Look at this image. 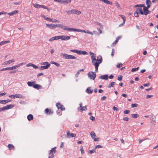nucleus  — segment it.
Instances as JSON below:
<instances>
[{
  "instance_id": "obj_1",
  "label": "nucleus",
  "mask_w": 158,
  "mask_h": 158,
  "mask_svg": "<svg viewBox=\"0 0 158 158\" xmlns=\"http://www.w3.org/2000/svg\"><path fill=\"white\" fill-rule=\"evenodd\" d=\"M102 59L101 56H98L97 57L96 61L94 62V64L95 67V71L97 72H98V67L99 64L102 62Z\"/></svg>"
},
{
  "instance_id": "obj_2",
  "label": "nucleus",
  "mask_w": 158,
  "mask_h": 158,
  "mask_svg": "<svg viewBox=\"0 0 158 158\" xmlns=\"http://www.w3.org/2000/svg\"><path fill=\"white\" fill-rule=\"evenodd\" d=\"M41 65H44V66H41L40 68V70H42L45 69H47L50 66V64L47 62H45L42 63Z\"/></svg>"
},
{
  "instance_id": "obj_3",
  "label": "nucleus",
  "mask_w": 158,
  "mask_h": 158,
  "mask_svg": "<svg viewBox=\"0 0 158 158\" xmlns=\"http://www.w3.org/2000/svg\"><path fill=\"white\" fill-rule=\"evenodd\" d=\"M61 56H62L63 58L66 59H75L76 58V57L75 56L69 55H68L65 53L61 54H60Z\"/></svg>"
},
{
  "instance_id": "obj_4",
  "label": "nucleus",
  "mask_w": 158,
  "mask_h": 158,
  "mask_svg": "<svg viewBox=\"0 0 158 158\" xmlns=\"http://www.w3.org/2000/svg\"><path fill=\"white\" fill-rule=\"evenodd\" d=\"M66 13L68 14H74L76 15H80L81 13V12L76 9H72L71 10L66 11Z\"/></svg>"
},
{
  "instance_id": "obj_5",
  "label": "nucleus",
  "mask_w": 158,
  "mask_h": 158,
  "mask_svg": "<svg viewBox=\"0 0 158 158\" xmlns=\"http://www.w3.org/2000/svg\"><path fill=\"white\" fill-rule=\"evenodd\" d=\"M14 106V105L12 104L7 105L6 106L0 108V112L9 109H11L13 108Z\"/></svg>"
},
{
  "instance_id": "obj_6",
  "label": "nucleus",
  "mask_w": 158,
  "mask_h": 158,
  "mask_svg": "<svg viewBox=\"0 0 158 158\" xmlns=\"http://www.w3.org/2000/svg\"><path fill=\"white\" fill-rule=\"evenodd\" d=\"M56 147H54V148H52L51 150L49 153V156L48 158H53L54 157V154L56 152V151L55 149L56 148Z\"/></svg>"
},
{
  "instance_id": "obj_7",
  "label": "nucleus",
  "mask_w": 158,
  "mask_h": 158,
  "mask_svg": "<svg viewBox=\"0 0 158 158\" xmlns=\"http://www.w3.org/2000/svg\"><path fill=\"white\" fill-rule=\"evenodd\" d=\"M140 14L141 15H143V12L142 8H138L136 9V11L134 13V16L136 17L139 16V14Z\"/></svg>"
},
{
  "instance_id": "obj_8",
  "label": "nucleus",
  "mask_w": 158,
  "mask_h": 158,
  "mask_svg": "<svg viewBox=\"0 0 158 158\" xmlns=\"http://www.w3.org/2000/svg\"><path fill=\"white\" fill-rule=\"evenodd\" d=\"M88 76L90 79L94 80L96 77V74L93 72H89L88 74Z\"/></svg>"
},
{
  "instance_id": "obj_9",
  "label": "nucleus",
  "mask_w": 158,
  "mask_h": 158,
  "mask_svg": "<svg viewBox=\"0 0 158 158\" xmlns=\"http://www.w3.org/2000/svg\"><path fill=\"white\" fill-rule=\"evenodd\" d=\"M75 31H77V32H84L85 33H86L87 34H90L92 35H93V33L89 31L88 30H81L80 29H75Z\"/></svg>"
},
{
  "instance_id": "obj_10",
  "label": "nucleus",
  "mask_w": 158,
  "mask_h": 158,
  "mask_svg": "<svg viewBox=\"0 0 158 158\" xmlns=\"http://www.w3.org/2000/svg\"><path fill=\"white\" fill-rule=\"evenodd\" d=\"M42 17L44 19L47 20V21H49L52 22L53 23H59L60 21H58V20L54 19V20H53L52 19H51L50 18H48V17H47L46 16H45L44 15H43L42 16Z\"/></svg>"
},
{
  "instance_id": "obj_11",
  "label": "nucleus",
  "mask_w": 158,
  "mask_h": 158,
  "mask_svg": "<svg viewBox=\"0 0 158 158\" xmlns=\"http://www.w3.org/2000/svg\"><path fill=\"white\" fill-rule=\"evenodd\" d=\"M89 54L91 56V59L92 60V63L94 64V62L96 61V55L91 52H89Z\"/></svg>"
},
{
  "instance_id": "obj_12",
  "label": "nucleus",
  "mask_w": 158,
  "mask_h": 158,
  "mask_svg": "<svg viewBox=\"0 0 158 158\" xmlns=\"http://www.w3.org/2000/svg\"><path fill=\"white\" fill-rule=\"evenodd\" d=\"M55 1L62 4H67L70 3L71 0H54Z\"/></svg>"
},
{
  "instance_id": "obj_13",
  "label": "nucleus",
  "mask_w": 158,
  "mask_h": 158,
  "mask_svg": "<svg viewBox=\"0 0 158 158\" xmlns=\"http://www.w3.org/2000/svg\"><path fill=\"white\" fill-rule=\"evenodd\" d=\"M143 7V14H144L145 15H147L148 14H149V12H151L150 11H149L148 10V8H148L147 7H146V6H144Z\"/></svg>"
},
{
  "instance_id": "obj_14",
  "label": "nucleus",
  "mask_w": 158,
  "mask_h": 158,
  "mask_svg": "<svg viewBox=\"0 0 158 158\" xmlns=\"http://www.w3.org/2000/svg\"><path fill=\"white\" fill-rule=\"evenodd\" d=\"M56 105L58 109H60L62 110H65V108L63 106L61 105L60 103H57Z\"/></svg>"
},
{
  "instance_id": "obj_15",
  "label": "nucleus",
  "mask_w": 158,
  "mask_h": 158,
  "mask_svg": "<svg viewBox=\"0 0 158 158\" xmlns=\"http://www.w3.org/2000/svg\"><path fill=\"white\" fill-rule=\"evenodd\" d=\"M62 29L67 31H75V29L74 28H68L66 26H64L63 25V26Z\"/></svg>"
},
{
  "instance_id": "obj_16",
  "label": "nucleus",
  "mask_w": 158,
  "mask_h": 158,
  "mask_svg": "<svg viewBox=\"0 0 158 158\" xmlns=\"http://www.w3.org/2000/svg\"><path fill=\"white\" fill-rule=\"evenodd\" d=\"M45 113L47 114H52L53 113V111L48 108H46L45 110Z\"/></svg>"
},
{
  "instance_id": "obj_17",
  "label": "nucleus",
  "mask_w": 158,
  "mask_h": 158,
  "mask_svg": "<svg viewBox=\"0 0 158 158\" xmlns=\"http://www.w3.org/2000/svg\"><path fill=\"white\" fill-rule=\"evenodd\" d=\"M70 38V36L65 35H60V39L64 40H69Z\"/></svg>"
},
{
  "instance_id": "obj_18",
  "label": "nucleus",
  "mask_w": 158,
  "mask_h": 158,
  "mask_svg": "<svg viewBox=\"0 0 158 158\" xmlns=\"http://www.w3.org/2000/svg\"><path fill=\"white\" fill-rule=\"evenodd\" d=\"M99 78L107 80L108 79L109 76L108 75L106 74L104 75L100 76L99 77Z\"/></svg>"
},
{
  "instance_id": "obj_19",
  "label": "nucleus",
  "mask_w": 158,
  "mask_h": 158,
  "mask_svg": "<svg viewBox=\"0 0 158 158\" xmlns=\"http://www.w3.org/2000/svg\"><path fill=\"white\" fill-rule=\"evenodd\" d=\"M46 26L51 29H52L56 27L55 24H46Z\"/></svg>"
},
{
  "instance_id": "obj_20",
  "label": "nucleus",
  "mask_w": 158,
  "mask_h": 158,
  "mask_svg": "<svg viewBox=\"0 0 158 158\" xmlns=\"http://www.w3.org/2000/svg\"><path fill=\"white\" fill-rule=\"evenodd\" d=\"M15 61V60L14 59H12L10 60H9L7 61H6L3 64L5 65H7V64H10L12 62H14Z\"/></svg>"
},
{
  "instance_id": "obj_21",
  "label": "nucleus",
  "mask_w": 158,
  "mask_h": 158,
  "mask_svg": "<svg viewBox=\"0 0 158 158\" xmlns=\"http://www.w3.org/2000/svg\"><path fill=\"white\" fill-rule=\"evenodd\" d=\"M93 91V90L91 89L90 87H88L85 90V92L88 94H91L92 93Z\"/></svg>"
},
{
  "instance_id": "obj_22",
  "label": "nucleus",
  "mask_w": 158,
  "mask_h": 158,
  "mask_svg": "<svg viewBox=\"0 0 158 158\" xmlns=\"http://www.w3.org/2000/svg\"><path fill=\"white\" fill-rule=\"evenodd\" d=\"M19 12V11L18 10H14L11 12L10 13H7V14L10 16H12L14 15V14H16L17 13H18Z\"/></svg>"
},
{
  "instance_id": "obj_23",
  "label": "nucleus",
  "mask_w": 158,
  "mask_h": 158,
  "mask_svg": "<svg viewBox=\"0 0 158 158\" xmlns=\"http://www.w3.org/2000/svg\"><path fill=\"white\" fill-rule=\"evenodd\" d=\"M100 1L103 2L104 3L109 5H112V2L108 0H100Z\"/></svg>"
},
{
  "instance_id": "obj_24",
  "label": "nucleus",
  "mask_w": 158,
  "mask_h": 158,
  "mask_svg": "<svg viewBox=\"0 0 158 158\" xmlns=\"http://www.w3.org/2000/svg\"><path fill=\"white\" fill-rule=\"evenodd\" d=\"M33 87L35 89H41L42 88V86L40 85L35 84L34 85Z\"/></svg>"
},
{
  "instance_id": "obj_25",
  "label": "nucleus",
  "mask_w": 158,
  "mask_h": 158,
  "mask_svg": "<svg viewBox=\"0 0 158 158\" xmlns=\"http://www.w3.org/2000/svg\"><path fill=\"white\" fill-rule=\"evenodd\" d=\"M146 5L147 7L148 8H150L152 4V2L150 0H146Z\"/></svg>"
},
{
  "instance_id": "obj_26",
  "label": "nucleus",
  "mask_w": 158,
  "mask_h": 158,
  "mask_svg": "<svg viewBox=\"0 0 158 158\" xmlns=\"http://www.w3.org/2000/svg\"><path fill=\"white\" fill-rule=\"evenodd\" d=\"M33 117L31 114H29L27 116V118L29 121H31L33 119Z\"/></svg>"
},
{
  "instance_id": "obj_27",
  "label": "nucleus",
  "mask_w": 158,
  "mask_h": 158,
  "mask_svg": "<svg viewBox=\"0 0 158 158\" xmlns=\"http://www.w3.org/2000/svg\"><path fill=\"white\" fill-rule=\"evenodd\" d=\"M78 111H80L81 112H82L83 110H87V108H86V106H82L81 108L78 110Z\"/></svg>"
},
{
  "instance_id": "obj_28",
  "label": "nucleus",
  "mask_w": 158,
  "mask_h": 158,
  "mask_svg": "<svg viewBox=\"0 0 158 158\" xmlns=\"http://www.w3.org/2000/svg\"><path fill=\"white\" fill-rule=\"evenodd\" d=\"M35 83V82H30V81H28L27 83V84L28 86H33V84Z\"/></svg>"
},
{
  "instance_id": "obj_29",
  "label": "nucleus",
  "mask_w": 158,
  "mask_h": 158,
  "mask_svg": "<svg viewBox=\"0 0 158 158\" xmlns=\"http://www.w3.org/2000/svg\"><path fill=\"white\" fill-rule=\"evenodd\" d=\"M115 84H116V83L115 82H112L108 85L107 87L108 88H111L112 87H113V85H115Z\"/></svg>"
},
{
  "instance_id": "obj_30",
  "label": "nucleus",
  "mask_w": 158,
  "mask_h": 158,
  "mask_svg": "<svg viewBox=\"0 0 158 158\" xmlns=\"http://www.w3.org/2000/svg\"><path fill=\"white\" fill-rule=\"evenodd\" d=\"M131 115L132 118H137L139 117V114H132Z\"/></svg>"
},
{
  "instance_id": "obj_31",
  "label": "nucleus",
  "mask_w": 158,
  "mask_h": 158,
  "mask_svg": "<svg viewBox=\"0 0 158 158\" xmlns=\"http://www.w3.org/2000/svg\"><path fill=\"white\" fill-rule=\"evenodd\" d=\"M90 135L93 139H94L96 136V135L93 131H92L91 132Z\"/></svg>"
},
{
  "instance_id": "obj_32",
  "label": "nucleus",
  "mask_w": 158,
  "mask_h": 158,
  "mask_svg": "<svg viewBox=\"0 0 158 158\" xmlns=\"http://www.w3.org/2000/svg\"><path fill=\"white\" fill-rule=\"evenodd\" d=\"M84 69H81L79 70L77 72L76 74L75 75V76L76 77H78V75L80 74V72L81 71H83Z\"/></svg>"
},
{
  "instance_id": "obj_33",
  "label": "nucleus",
  "mask_w": 158,
  "mask_h": 158,
  "mask_svg": "<svg viewBox=\"0 0 158 158\" xmlns=\"http://www.w3.org/2000/svg\"><path fill=\"white\" fill-rule=\"evenodd\" d=\"M15 98H22L23 97V96L21 94H15Z\"/></svg>"
},
{
  "instance_id": "obj_34",
  "label": "nucleus",
  "mask_w": 158,
  "mask_h": 158,
  "mask_svg": "<svg viewBox=\"0 0 158 158\" xmlns=\"http://www.w3.org/2000/svg\"><path fill=\"white\" fill-rule=\"evenodd\" d=\"M8 147L9 148V149L10 150H12L13 149H14V146L12 144H9L8 145Z\"/></svg>"
},
{
  "instance_id": "obj_35",
  "label": "nucleus",
  "mask_w": 158,
  "mask_h": 158,
  "mask_svg": "<svg viewBox=\"0 0 158 158\" xmlns=\"http://www.w3.org/2000/svg\"><path fill=\"white\" fill-rule=\"evenodd\" d=\"M40 8H44V9H46L48 10H49V8L46 6H45L44 5H40Z\"/></svg>"
},
{
  "instance_id": "obj_36",
  "label": "nucleus",
  "mask_w": 158,
  "mask_h": 158,
  "mask_svg": "<svg viewBox=\"0 0 158 158\" xmlns=\"http://www.w3.org/2000/svg\"><path fill=\"white\" fill-rule=\"evenodd\" d=\"M51 64H54L57 67H59L60 65V64H59L56 63V62H55L54 61H51Z\"/></svg>"
},
{
  "instance_id": "obj_37",
  "label": "nucleus",
  "mask_w": 158,
  "mask_h": 158,
  "mask_svg": "<svg viewBox=\"0 0 158 158\" xmlns=\"http://www.w3.org/2000/svg\"><path fill=\"white\" fill-rule=\"evenodd\" d=\"M33 6L34 7L36 8H40V5H39L38 4L35 3V4H33Z\"/></svg>"
},
{
  "instance_id": "obj_38",
  "label": "nucleus",
  "mask_w": 158,
  "mask_h": 158,
  "mask_svg": "<svg viewBox=\"0 0 158 158\" xmlns=\"http://www.w3.org/2000/svg\"><path fill=\"white\" fill-rule=\"evenodd\" d=\"M55 26H56V27H59L60 28H61L62 29L63 28V25L61 24H56Z\"/></svg>"
},
{
  "instance_id": "obj_39",
  "label": "nucleus",
  "mask_w": 158,
  "mask_h": 158,
  "mask_svg": "<svg viewBox=\"0 0 158 158\" xmlns=\"http://www.w3.org/2000/svg\"><path fill=\"white\" fill-rule=\"evenodd\" d=\"M119 16H120L122 18V19H123L124 23H125L126 20L125 16L124 15H119Z\"/></svg>"
},
{
  "instance_id": "obj_40",
  "label": "nucleus",
  "mask_w": 158,
  "mask_h": 158,
  "mask_svg": "<svg viewBox=\"0 0 158 158\" xmlns=\"http://www.w3.org/2000/svg\"><path fill=\"white\" fill-rule=\"evenodd\" d=\"M10 41H9V40H8V41H3L2 42H1V44H2V45L4 44H6V43H10Z\"/></svg>"
},
{
  "instance_id": "obj_41",
  "label": "nucleus",
  "mask_w": 158,
  "mask_h": 158,
  "mask_svg": "<svg viewBox=\"0 0 158 158\" xmlns=\"http://www.w3.org/2000/svg\"><path fill=\"white\" fill-rule=\"evenodd\" d=\"M138 106V105L136 103L132 104L131 105V107L132 108H134L137 107Z\"/></svg>"
},
{
  "instance_id": "obj_42",
  "label": "nucleus",
  "mask_w": 158,
  "mask_h": 158,
  "mask_svg": "<svg viewBox=\"0 0 158 158\" xmlns=\"http://www.w3.org/2000/svg\"><path fill=\"white\" fill-rule=\"evenodd\" d=\"M123 76L122 75H120L118 77L117 80L119 81H121L122 80Z\"/></svg>"
},
{
  "instance_id": "obj_43",
  "label": "nucleus",
  "mask_w": 158,
  "mask_h": 158,
  "mask_svg": "<svg viewBox=\"0 0 158 158\" xmlns=\"http://www.w3.org/2000/svg\"><path fill=\"white\" fill-rule=\"evenodd\" d=\"M139 69V67H138L137 68H133L131 69V71L132 72H134L135 71H136L138 70Z\"/></svg>"
},
{
  "instance_id": "obj_44",
  "label": "nucleus",
  "mask_w": 158,
  "mask_h": 158,
  "mask_svg": "<svg viewBox=\"0 0 158 158\" xmlns=\"http://www.w3.org/2000/svg\"><path fill=\"white\" fill-rule=\"evenodd\" d=\"M144 6V4H137L135 6V7H143Z\"/></svg>"
},
{
  "instance_id": "obj_45",
  "label": "nucleus",
  "mask_w": 158,
  "mask_h": 158,
  "mask_svg": "<svg viewBox=\"0 0 158 158\" xmlns=\"http://www.w3.org/2000/svg\"><path fill=\"white\" fill-rule=\"evenodd\" d=\"M71 134L70 133L69 131V130L67 131V136L68 138L70 137Z\"/></svg>"
},
{
  "instance_id": "obj_46",
  "label": "nucleus",
  "mask_w": 158,
  "mask_h": 158,
  "mask_svg": "<svg viewBox=\"0 0 158 158\" xmlns=\"http://www.w3.org/2000/svg\"><path fill=\"white\" fill-rule=\"evenodd\" d=\"M95 152V149H93V150H89V153L90 154H92Z\"/></svg>"
},
{
  "instance_id": "obj_47",
  "label": "nucleus",
  "mask_w": 158,
  "mask_h": 158,
  "mask_svg": "<svg viewBox=\"0 0 158 158\" xmlns=\"http://www.w3.org/2000/svg\"><path fill=\"white\" fill-rule=\"evenodd\" d=\"M118 42V39H116L114 41L113 43L112 44V45L113 46H114Z\"/></svg>"
},
{
  "instance_id": "obj_48",
  "label": "nucleus",
  "mask_w": 158,
  "mask_h": 158,
  "mask_svg": "<svg viewBox=\"0 0 158 158\" xmlns=\"http://www.w3.org/2000/svg\"><path fill=\"white\" fill-rule=\"evenodd\" d=\"M55 40H58L60 39V36H55L54 37Z\"/></svg>"
},
{
  "instance_id": "obj_49",
  "label": "nucleus",
  "mask_w": 158,
  "mask_h": 158,
  "mask_svg": "<svg viewBox=\"0 0 158 158\" xmlns=\"http://www.w3.org/2000/svg\"><path fill=\"white\" fill-rule=\"evenodd\" d=\"M115 4L116 6L117 7L118 9H119L120 8V6H119V3L117 2H115Z\"/></svg>"
},
{
  "instance_id": "obj_50",
  "label": "nucleus",
  "mask_w": 158,
  "mask_h": 158,
  "mask_svg": "<svg viewBox=\"0 0 158 158\" xmlns=\"http://www.w3.org/2000/svg\"><path fill=\"white\" fill-rule=\"evenodd\" d=\"M130 112V110H127L124 111L123 113L125 114H128Z\"/></svg>"
},
{
  "instance_id": "obj_51",
  "label": "nucleus",
  "mask_w": 158,
  "mask_h": 158,
  "mask_svg": "<svg viewBox=\"0 0 158 158\" xmlns=\"http://www.w3.org/2000/svg\"><path fill=\"white\" fill-rule=\"evenodd\" d=\"M114 49L113 48L112 49V52H111V56L112 57H113L114 56Z\"/></svg>"
},
{
  "instance_id": "obj_52",
  "label": "nucleus",
  "mask_w": 158,
  "mask_h": 158,
  "mask_svg": "<svg viewBox=\"0 0 158 158\" xmlns=\"http://www.w3.org/2000/svg\"><path fill=\"white\" fill-rule=\"evenodd\" d=\"M18 67H19L18 64H17V65H15V66H13L12 67L13 69H16Z\"/></svg>"
},
{
  "instance_id": "obj_53",
  "label": "nucleus",
  "mask_w": 158,
  "mask_h": 158,
  "mask_svg": "<svg viewBox=\"0 0 158 158\" xmlns=\"http://www.w3.org/2000/svg\"><path fill=\"white\" fill-rule=\"evenodd\" d=\"M102 147H103L102 146L100 145H97L95 146V148H102Z\"/></svg>"
},
{
  "instance_id": "obj_54",
  "label": "nucleus",
  "mask_w": 158,
  "mask_h": 158,
  "mask_svg": "<svg viewBox=\"0 0 158 158\" xmlns=\"http://www.w3.org/2000/svg\"><path fill=\"white\" fill-rule=\"evenodd\" d=\"M122 65H123L122 64L119 63V64H118L117 65L116 67L117 68H119L120 67H121L122 66Z\"/></svg>"
},
{
  "instance_id": "obj_55",
  "label": "nucleus",
  "mask_w": 158,
  "mask_h": 158,
  "mask_svg": "<svg viewBox=\"0 0 158 158\" xmlns=\"http://www.w3.org/2000/svg\"><path fill=\"white\" fill-rule=\"evenodd\" d=\"M90 119L93 121H94L95 120V118L93 116H91L90 117Z\"/></svg>"
},
{
  "instance_id": "obj_56",
  "label": "nucleus",
  "mask_w": 158,
  "mask_h": 158,
  "mask_svg": "<svg viewBox=\"0 0 158 158\" xmlns=\"http://www.w3.org/2000/svg\"><path fill=\"white\" fill-rule=\"evenodd\" d=\"M70 51L77 53V49H74V50H70Z\"/></svg>"
},
{
  "instance_id": "obj_57",
  "label": "nucleus",
  "mask_w": 158,
  "mask_h": 158,
  "mask_svg": "<svg viewBox=\"0 0 158 158\" xmlns=\"http://www.w3.org/2000/svg\"><path fill=\"white\" fill-rule=\"evenodd\" d=\"M32 67L34 68V69H38V66L33 64L32 65Z\"/></svg>"
},
{
  "instance_id": "obj_58",
  "label": "nucleus",
  "mask_w": 158,
  "mask_h": 158,
  "mask_svg": "<svg viewBox=\"0 0 158 158\" xmlns=\"http://www.w3.org/2000/svg\"><path fill=\"white\" fill-rule=\"evenodd\" d=\"M87 54L88 53L87 52L84 51H82L81 54L87 55Z\"/></svg>"
},
{
  "instance_id": "obj_59",
  "label": "nucleus",
  "mask_w": 158,
  "mask_h": 158,
  "mask_svg": "<svg viewBox=\"0 0 158 158\" xmlns=\"http://www.w3.org/2000/svg\"><path fill=\"white\" fill-rule=\"evenodd\" d=\"M26 64V63H20V64H18V65H19V67L20 66H21L25 65Z\"/></svg>"
},
{
  "instance_id": "obj_60",
  "label": "nucleus",
  "mask_w": 158,
  "mask_h": 158,
  "mask_svg": "<svg viewBox=\"0 0 158 158\" xmlns=\"http://www.w3.org/2000/svg\"><path fill=\"white\" fill-rule=\"evenodd\" d=\"M94 140L95 141H99V140L100 139L99 138H94Z\"/></svg>"
},
{
  "instance_id": "obj_61",
  "label": "nucleus",
  "mask_w": 158,
  "mask_h": 158,
  "mask_svg": "<svg viewBox=\"0 0 158 158\" xmlns=\"http://www.w3.org/2000/svg\"><path fill=\"white\" fill-rule=\"evenodd\" d=\"M6 12L4 11H2L0 12V15H6Z\"/></svg>"
},
{
  "instance_id": "obj_62",
  "label": "nucleus",
  "mask_w": 158,
  "mask_h": 158,
  "mask_svg": "<svg viewBox=\"0 0 158 158\" xmlns=\"http://www.w3.org/2000/svg\"><path fill=\"white\" fill-rule=\"evenodd\" d=\"M113 109L114 111H117L118 110V109L116 107H115V106H114L113 107Z\"/></svg>"
},
{
  "instance_id": "obj_63",
  "label": "nucleus",
  "mask_w": 158,
  "mask_h": 158,
  "mask_svg": "<svg viewBox=\"0 0 158 158\" xmlns=\"http://www.w3.org/2000/svg\"><path fill=\"white\" fill-rule=\"evenodd\" d=\"M106 98V96H103L101 98V100L102 101H103L105 100Z\"/></svg>"
},
{
  "instance_id": "obj_64",
  "label": "nucleus",
  "mask_w": 158,
  "mask_h": 158,
  "mask_svg": "<svg viewBox=\"0 0 158 158\" xmlns=\"http://www.w3.org/2000/svg\"><path fill=\"white\" fill-rule=\"evenodd\" d=\"M55 38H54V37H52L49 40V41H53L55 40Z\"/></svg>"
}]
</instances>
